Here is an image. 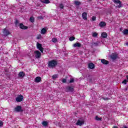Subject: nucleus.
Here are the masks:
<instances>
[{
  "label": "nucleus",
  "mask_w": 128,
  "mask_h": 128,
  "mask_svg": "<svg viewBox=\"0 0 128 128\" xmlns=\"http://www.w3.org/2000/svg\"><path fill=\"white\" fill-rule=\"evenodd\" d=\"M58 66V62L56 60H52L48 61V68H54L56 66Z\"/></svg>",
  "instance_id": "nucleus-1"
},
{
  "label": "nucleus",
  "mask_w": 128,
  "mask_h": 128,
  "mask_svg": "<svg viewBox=\"0 0 128 128\" xmlns=\"http://www.w3.org/2000/svg\"><path fill=\"white\" fill-rule=\"evenodd\" d=\"M14 112H24V110H22V106H17L14 108Z\"/></svg>",
  "instance_id": "nucleus-2"
},
{
  "label": "nucleus",
  "mask_w": 128,
  "mask_h": 128,
  "mask_svg": "<svg viewBox=\"0 0 128 128\" xmlns=\"http://www.w3.org/2000/svg\"><path fill=\"white\" fill-rule=\"evenodd\" d=\"M34 54H35L36 58H40V56H42V53H40L38 50L34 51Z\"/></svg>",
  "instance_id": "nucleus-3"
},
{
  "label": "nucleus",
  "mask_w": 128,
  "mask_h": 128,
  "mask_svg": "<svg viewBox=\"0 0 128 128\" xmlns=\"http://www.w3.org/2000/svg\"><path fill=\"white\" fill-rule=\"evenodd\" d=\"M16 101L18 102H22V100H24V96H22V95H20L16 98Z\"/></svg>",
  "instance_id": "nucleus-4"
},
{
  "label": "nucleus",
  "mask_w": 128,
  "mask_h": 128,
  "mask_svg": "<svg viewBox=\"0 0 128 128\" xmlns=\"http://www.w3.org/2000/svg\"><path fill=\"white\" fill-rule=\"evenodd\" d=\"M84 124V120H78L76 123V126H82V124Z\"/></svg>",
  "instance_id": "nucleus-5"
},
{
  "label": "nucleus",
  "mask_w": 128,
  "mask_h": 128,
  "mask_svg": "<svg viewBox=\"0 0 128 128\" xmlns=\"http://www.w3.org/2000/svg\"><path fill=\"white\" fill-rule=\"evenodd\" d=\"M19 28H21V30H28V27L24 25L23 24L20 23L19 24Z\"/></svg>",
  "instance_id": "nucleus-6"
},
{
  "label": "nucleus",
  "mask_w": 128,
  "mask_h": 128,
  "mask_svg": "<svg viewBox=\"0 0 128 128\" xmlns=\"http://www.w3.org/2000/svg\"><path fill=\"white\" fill-rule=\"evenodd\" d=\"M110 58H112V60H116V58H118V54H112L110 56Z\"/></svg>",
  "instance_id": "nucleus-7"
},
{
  "label": "nucleus",
  "mask_w": 128,
  "mask_h": 128,
  "mask_svg": "<svg viewBox=\"0 0 128 128\" xmlns=\"http://www.w3.org/2000/svg\"><path fill=\"white\" fill-rule=\"evenodd\" d=\"M25 76L26 73H24V72H20L18 74V76H19V78H22L24 77Z\"/></svg>",
  "instance_id": "nucleus-8"
},
{
  "label": "nucleus",
  "mask_w": 128,
  "mask_h": 128,
  "mask_svg": "<svg viewBox=\"0 0 128 128\" xmlns=\"http://www.w3.org/2000/svg\"><path fill=\"white\" fill-rule=\"evenodd\" d=\"M74 88L72 86H68L66 88V91L67 92H74Z\"/></svg>",
  "instance_id": "nucleus-9"
},
{
  "label": "nucleus",
  "mask_w": 128,
  "mask_h": 128,
  "mask_svg": "<svg viewBox=\"0 0 128 128\" xmlns=\"http://www.w3.org/2000/svg\"><path fill=\"white\" fill-rule=\"evenodd\" d=\"M87 16H88V14H86V12H83L82 14V18L83 20H88V18H86Z\"/></svg>",
  "instance_id": "nucleus-10"
},
{
  "label": "nucleus",
  "mask_w": 128,
  "mask_h": 128,
  "mask_svg": "<svg viewBox=\"0 0 128 128\" xmlns=\"http://www.w3.org/2000/svg\"><path fill=\"white\" fill-rule=\"evenodd\" d=\"M3 34L4 36H8V34H10V31H8V30L4 28V31H3Z\"/></svg>",
  "instance_id": "nucleus-11"
},
{
  "label": "nucleus",
  "mask_w": 128,
  "mask_h": 128,
  "mask_svg": "<svg viewBox=\"0 0 128 128\" xmlns=\"http://www.w3.org/2000/svg\"><path fill=\"white\" fill-rule=\"evenodd\" d=\"M88 66L90 70H94V65L92 63H89L88 64Z\"/></svg>",
  "instance_id": "nucleus-12"
},
{
  "label": "nucleus",
  "mask_w": 128,
  "mask_h": 128,
  "mask_svg": "<svg viewBox=\"0 0 128 128\" xmlns=\"http://www.w3.org/2000/svg\"><path fill=\"white\" fill-rule=\"evenodd\" d=\"M99 26L101 28H104V26H106V24L104 22H100Z\"/></svg>",
  "instance_id": "nucleus-13"
},
{
  "label": "nucleus",
  "mask_w": 128,
  "mask_h": 128,
  "mask_svg": "<svg viewBox=\"0 0 128 128\" xmlns=\"http://www.w3.org/2000/svg\"><path fill=\"white\" fill-rule=\"evenodd\" d=\"M101 62H102V64H108V61L104 59H102Z\"/></svg>",
  "instance_id": "nucleus-14"
},
{
  "label": "nucleus",
  "mask_w": 128,
  "mask_h": 128,
  "mask_svg": "<svg viewBox=\"0 0 128 128\" xmlns=\"http://www.w3.org/2000/svg\"><path fill=\"white\" fill-rule=\"evenodd\" d=\"M42 80V78L38 76L35 78V82H40Z\"/></svg>",
  "instance_id": "nucleus-15"
},
{
  "label": "nucleus",
  "mask_w": 128,
  "mask_h": 128,
  "mask_svg": "<svg viewBox=\"0 0 128 128\" xmlns=\"http://www.w3.org/2000/svg\"><path fill=\"white\" fill-rule=\"evenodd\" d=\"M81 46H82V44H80V43H79V42H76L74 44V48H80Z\"/></svg>",
  "instance_id": "nucleus-16"
},
{
  "label": "nucleus",
  "mask_w": 128,
  "mask_h": 128,
  "mask_svg": "<svg viewBox=\"0 0 128 128\" xmlns=\"http://www.w3.org/2000/svg\"><path fill=\"white\" fill-rule=\"evenodd\" d=\"M37 48H38V50H42V48H42V44L38 42L37 43Z\"/></svg>",
  "instance_id": "nucleus-17"
},
{
  "label": "nucleus",
  "mask_w": 128,
  "mask_h": 128,
  "mask_svg": "<svg viewBox=\"0 0 128 128\" xmlns=\"http://www.w3.org/2000/svg\"><path fill=\"white\" fill-rule=\"evenodd\" d=\"M122 32L123 33V34H124V36H126V34H128V30L124 29L123 30Z\"/></svg>",
  "instance_id": "nucleus-18"
},
{
  "label": "nucleus",
  "mask_w": 128,
  "mask_h": 128,
  "mask_svg": "<svg viewBox=\"0 0 128 128\" xmlns=\"http://www.w3.org/2000/svg\"><path fill=\"white\" fill-rule=\"evenodd\" d=\"M42 124L44 126H48V122L46 121H43L42 122Z\"/></svg>",
  "instance_id": "nucleus-19"
},
{
  "label": "nucleus",
  "mask_w": 128,
  "mask_h": 128,
  "mask_svg": "<svg viewBox=\"0 0 128 128\" xmlns=\"http://www.w3.org/2000/svg\"><path fill=\"white\" fill-rule=\"evenodd\" d=\"M102 37L103 38H106L108 37V34L106 32H103L102 34Z\"/></svg>",
  "instance_id": "nucleus-20"
},
{
  "label": "nucleus",
  "mask_w": 128,
  "mask_h": 128,
  "mask_svg": "<svg viewBox=\"0 0 128 128\" xmlns=\"http://www.w3.org/2000/svg\"><path fill=\"white\" fill-rule=\"evenodd\" d=\"M46 32V28H42L41 30V34H44Z\"/></svg>",
  "instance_id": "nucleus-21"
},
{
  "label": "nucleus",
  "mask_w": 128,
  "mask_h": 128,
  "mask_svg": "<svg viewBox=\"0 0 128 128\" xmlns=\"http://www.w3.org/2000/svg\"><path fill=\"white\" fill-rule=\"evenodd\" d=\"M14 24H15V26L18 27L20 26V22H18V20H16Z\"/></svg>",
  "instance_id": "nucleus-22"
},
{
  "label": "nucleus",
  "mask_w": 128,
  "mask_h": 128,
  "mask_svg": "<svg viewBox=\"0 0 128 128\" xmlns=\"http://www.w3.org/2000/svg\"><path fill=\"white\" fill-rule=\"evenodd\" d=\"M42 2H43V4H50V0H43L42 1Z\"/></svg>",
  "instance_id": "nucleus-23"
},
{
  "label": "nucleus",
  "mask_w": 128,
  "mask_h": 128,
  "mask_svg": "<svg viewBox=\"0 0 128 128\" xmlns=\"http://www.w3.org/2000/svg\"><path fill=\"white\" fill-rule=\"evenodd\" d=\"M118 4H119L118 5H117L116 6V8H122V2L121 3H119Z\"/></svg>",
  "instance_id": "nucleus-24"
},
{
  "label": "nucleus",
  "mask_w": 128,
  "mask_h": 128,
  "mask_svg": "<svg viewBox=\"0 0 128 128\" xmlns=\"http://www.w3.org/2000/svg\"><path fill=\"white\" fill-rule=\"evenodd\" d=\"M113 2H114V4H120L122 2L120 0H114Z\"/></svg>",
  "instance_id": "nucleus-25"
},
{
  "label": "nucleus",
  "mask_w": 128,
  "mask_h": 128,
  "mask_svg": "<svg viewBox=\"0 0 128 128\" xmlns=\"http://www.w3.org/2000/svg\"><path fill=\"white\" fill-rule=\"evenodd\" d=\"M52 42H54V44H56V42H58V39L56 38H52Z\"/></svg>",
  "instance_id": "nucleus-26"
},
{
  "label": "nucleus",
  "mask_w": 128,
  "mask_h": 128,
  "mask_svg": "<svg viewBox=\"0 0 128 128\" xmlns=\"http://www.w3.org/2000/svg\"><path fill=\"white\" fill-rule=\"evenodd\" d=\"M76 40V38H74V36H71L69 38L70 42H72V40Z\"/></svg>",
  "instance_id": "nucleus-27"
},
{
  "label": "nucleus",
  "mask_w": 128,
  "mask_h": 128,
  "mask_svg": "<svg viewBox=\"0 0 128 128\" xmlns=\"http://www.w3.org/2000/svg\"><path fill=\"white\" fill-rule=\"evenodd\" d=\"M74 4H76V6H80L81 3L79 1H75L74 2Z\"/></svg>",
  "instance_id": "nucleus-28"
},
{
  "label": "nucleus",
  "mask_w": 128,
  "mask_h": 128,
  "mask_svg": "<svg viewBox=\"0 0 128 128\" xmlns=\"http://www.w3.org/2000/svg\"><path fill=\"white\" fill-rule=\"evenodd\" d=\"M64 4H60L59 8H61V10H64Z\"/></svg>",
  "instance_id": "nucleus-29"
},
{
  "label": "nucleus",
  "mask_w": 128,
  "mask_h": 128,
  "mask_svg": "<svg viewBox=\"0 0 128 128\" xmlns=\"http://www.w3.org/2000/svg\"><path fill=\"white\" fill-rule=\"evenodd\" d=\"M30 21L31 22H34V17H30Z\"/></svg>",
  "instance_id": "nucleus-30"
},
{
  "label": "nucleus",
  "mask_w": 128,
  "mask_h": 128,
  "mask_svg": "<svg viewBox=\"0 0 128 128\" xmlns=\"http://www.w3.org/2000/svg\"><path fill=\"white\" fill-rule=\"evenodd\" d=\"M102 118H99L98 116H96V120H102Z\"/></svg>",
  "instance_id": "nucleus-31"
},
{
  "label": "nucleus",
  "mask_w": 128,
  "mask_h": 128,
  "mask_svg": "<svg viewBox=\"0 0 128 128\" xmlns=\"http://www.w3.org/2000/svg\"><path fill=\"white\" fill-rule=\"evenodd\" d=\"M52 78L53 80H56V78H58V75L57 74L53 75L52 76Z\"/></svg>",
  "instance_id": "nucleus-32"
},
{
  "label": "nucleus",
  "mask_w": 128,
  "mask_h": 128,
  "mask_svg": "<svg viewBox=\"0 0 128 128\" xmlns=\"http://www.w3.org/2000/svg\"><path fill=\"white\" fill-rule=\"evenodd\" d=\"M96 36H98V33L95 32L92 34V36H94V38H96Z\"/></svg>",
  "instance_id": "nucleus-33"
},
{
  "label": "nucleus",
  "mask_w": 128,
  "mask_h": 128,
  "mask_svg": "<svg viewBox=\"0 0 128 128\" xmlns=\"http://www.w3.org/2000/svg\"><path fill=\"white\" fill-rule=\"evenodd\" d=\"M74 82V78H70V84H72Z\"/></svg>",
  "instance_id": "nucleus-34"
},
{
  "label": "nucleus",
  "mask_w": 128,
  "mask_h": 128,
  "mask_svg": "<svg viewBox=\"0 0 128 128\" xmlns=\"http://www.w3.org/2000/svg\"><path fill=\"white\" fill-rule=\"evenodd\" d=\"M96 20V17L94 16H93L92 17V22H94V20Z\"/></svg>",
  "instance_id": "nucleus-35"
},
{
  "label": "nucleus",
  "mask_w": 128,
  "mask_h": 128,
  "mask_svg": "<svg viewBox=\"0 0 128 128\" xmlns=\"http://www.w3.org/2000/svg\"><path fill=\"white\" fill-rule=\"evenodd\" d=\"M128 82V80H123L122 81V84H126V82Z\"/></svg>",
  "instance_id": "nucleus-36"
},
{
  "label": "nucleus",
  "mask_w": 128,
  "mask_h": 128,
  "mask_svg": "<svg viewBox=\"0 0 128 128\" xmlns=\"http://www.w3.org/2000/svg\"><path fill=\"white\" fill-rule=\"evenodd\" d=\"M38 18L39 20H44V17H42V16H39L38 17Z\"/></svg>",
  "instance_id": "nucleus-37"
},
{
  "label": "nucleus",
  "mask_w": 128,
  "mask_h": 128,
  "mask_svg": "<svg viewBox=\"0 0 128 128\" xmlns=\"http://www.w3.org/2000/svg\"><path fill=\"white\" fill-rule=\"evenodd\" d=\"M94 46H98V42H94Z\"/></svg>",
  "instance_id": "nucleus-38"
},
{
  "label": "nucleus",
  "mask_w": 128,
  "mask_h": 128,
  "mask_svg": "<svg viewBox=\"0 0 128 128\" xmlns=\"http://www.w3.org/2000/svg\"><path fill=\"white\" fill-rule=\"evenodd\" d=\"M4 125V122H2L1 120H0V126H2Z\"/></svg>",
  "instance_id": "nucleus-39"
},
{
  "label": "nucleus",
  "mask_w": 128,
  "mask_h": 128,
  "mask_svg": "<svg viewBox=\"0 0 128 128\" xmlns=\"http://www.w3.org/2000/svg\"><path fill=\"white\" fill-rule=\"evenodd\" d=\"M62 82H66V79H64V78H63L62 80Z\"/></svg>",
  "instance_id": "nucleus-40"
},
{
  "label": "nucleus",
  "mask_w": 128,
  "mask_h": 128,
  "mask_svg": "<svg viewBox=\"0 0 128 128\" xmlns=\"http://www.w3.org/2000/svg\"><path fill=\"white\" fill-rule=\"evenodd\" d=\"M39 50L41 52L42 54H44V48H42V49H40Z\"/></svg>",
  "instance_id": "nucleus-41"
},
{
  "label": "nucleus",
  "mask_w": 128,
  "mask_h": 128,
  "mask_svg": "<svg viewBox=\"0 0 128 128\" xmlns=\"http://www.w3.org/2000/svg\"><path fill=\"white\" fill-rule=\"evenodd\" d=\"M103 100H108V98H103Z\"/></svg>",
  "instance_id": "nucleus-42"
},
{
  "label": "nucleus",
  "mask_w": 128,
  "mask_h": 128,
  "mask_svg": "<svg viewBox=\"0 0 128 128\" xmlns=\"http://www.w3.org/2000/svg\"><path fill=\"white\" fill-rule=\"evenodd\" d=\"M120 31L122 30V28H120Z\"/></svg>",
  "instance_id": "nucleus-43"
},
{
  "label": "nucleus",
  "mask_w": 128,
  "mask_h": 128,
  "mask_svg": "<svg viewBox=\"0 0 128 128\" xmlns=\"http://www.w3.org/2000/svg\"><path fill=\"white\" fill-rule=\"evenodd\" d=\"M126 45L128 46V43H126Z\"/></svg>",
  "instance_id": "nucleus-44"
}]
</instances>
